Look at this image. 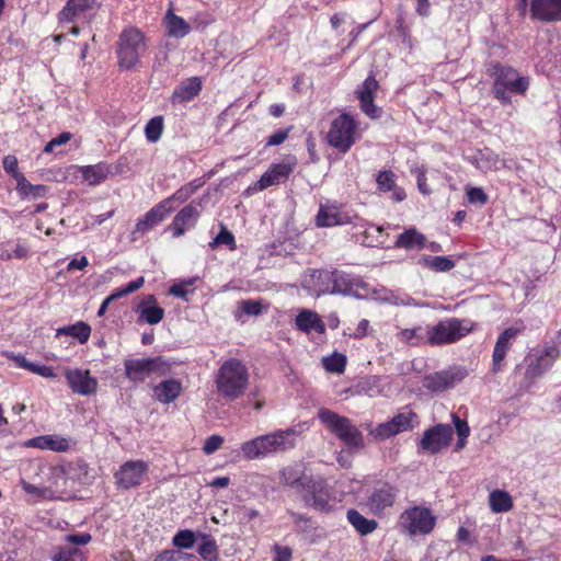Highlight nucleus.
Masks as SVG:
<instances>
[{"label": "nucleus", "mask_w": 561, "mask_h": 561, "mask_svg": "<svg viewBox=\"0 0 561 561\" xmlns=\"http://www.w3.org/2000/svg\"><path fill=\"white\" fill-rule=\"evenodd\" d=\"M215 382L219 396L225 400L234 401L240 398L248 388V368L241 360L230 358L218 369Z\"/></svg>", "instance_id": "1"}, {"label": "nucleus", "mask_w": 561, "mask_h": 561, "mask_svg": "<svg viewBox=\"0 0 561 561\" xmlns=\"http://www.w3.org/2000/svg\"><path fill=\"white\" fill-rule=\"evenodd\" d=\"M490 75L494 77L493 96L502 105L511 104V94L523 95L529 88V78L520 76L516 69L510 66L496 62L492 65Z\"/></svg>", "instance_id": "2"}, {"label": "nucleus", "mask_w": 561, "mask_h": 561, "mask_svg": "<svg viewBox=\"0 0 561 561\" xmlns=\"http://www.w3.org/2000/svg\"><path fill=\"white\" fill-rule=\"evenodd\" d=\"M318 419L348 448L360 449L364 447V437L362 432L348 417L322 408L318 412Z\"/></svg>", "instance_id": "3"}, {"label": "nucleus", "mask_w": 561, "mask_h": 561, "mask_svg": "<svg viewBox=\"0 0 561 561\" xmlns=\"http://www.w3.org/2000/svg\"><path fill=\"white\" fill-rule=\"evenodd\" d=\"M147 50L145 35L136 27H128L122 32L118 41V65L128 70L137 65L140 56Z\"/></svg>", "instance_id": "4"}, {"label": "nucleus", "mask_w": 561, "mask_h": 561, "mask_svg": "<svg viewBox=\"0 0 561 561\" xmlns=\"http://www.w3.org/2000/svg\"><path fill=\"white\" fill-rule=\"evenodd\" d=\"M436 517L423 506H413L403 511L398 520V529L410 537L428 535L435 527Z\"/></svg>", "instance_id": "5"}, {"label": "nucleus", "mask_w": 561, "mask_h": 561, "mask_svg": "<svg viewBox=\"0 0 561 561\" xmlns=\"http://www.w3.org/2000/svg\"><path fill=\"white\" fill-rule=\"evenodd\" d=\"M473 328L472 321L468 319L449 318L439 321L435 327L428 329L430 345H444L459 341Z\"/></svg>", "instance_id": "6"}, {"label": "nucleus", "mask_w": 561, "mask_h": 561, "mask_svg": "<svg viewBox=\"0 0 561 561\" xmlns=\"http://www.w3.org/2000/svg\"><path fill=\"white\" fill-rule=\"evenodd\" d=\"M298 493L306 506L320 512H329L331 493L327 480L321 476L310 474Z\"/></svg>", "instance_id": "7"}, {"label": "nucleus", "mask_w": 561, "mask_h": 561, "mask_svg": "<svg viewBox=\"0 0 561 561\" xmlns=\"http://www.w3.org/2000/svg\"><path fill=\"white\" fill-rule=\"evenodd\" d=\"M357 123L347 113L335 117L330 126L327 139L330 146L340 152H347L355 142Z\"/></svg>", "instance_id": "8"}, {"label": "nucleus", "mask_w": 561, "mask_h": 561, "mask_svg": "<svg viewBox=\"0 0 561 561\" xmlns=\"http://www.w3.org/2000/svg\"><path fill=\"white\" fill-rule=\"evenodd\" d=\"M467 376V370L462 367H450L445 370L426 375L423 379V386L433 392H443L455 387Z\"/></svg>", "instance_id": "9"}, {"label": "nucleus", "mask_w": 561, "mask_h": 561, "mask_svg": "<svg viewBox=\"0 0 561 561\" xmlns=\"http://www.w3.org/2000/svg\"><path fill=\"white\" fill-rule=\"evenodd\" d=\"M296 165L297 159L293 156L288 157L280 163L272 164L254 184L253 190L263 191L270 186L286 182L289 175L294 172Z\"/></svg>", "instance_id": "10"}, {"label": "nucleus", "mask_w": 561, "mask_h": 561, "mask_svg": "<svg viewBox=\"0 0 561 561\" xmlns=\"http://www.w3.org/2000/svg\"><path fill=\"white\" fill-rule=\"evenodd\" d=\"M451 438V426L448 424H437L424 432L419 443V448L434 455L447 447Z\"/></svg>", "instance_id": "11"}, {"label": "nucleus", "mask_w": 561, "mask_h": 561, "mask_svg": "<svg viewBox=\"0 0 561 561\" xmlns=\"http://www.w3.org/2000/svg\"><path fill=\"white\" fill-rule=\"evenodd\" d=\"M162 366L161 357L128 358L124 360L125 376L133 382L145 381Z\"/></svg>", "instance_id": "12"}, {"label": "nucleus", "mask_w": 561, "mask_h": 561, "mask_svg": "<svg viewBox=\"0 0 561 561\" xmlns=\"http://www.w3.org/2000/svg\"><path fill=\"white\" fill-rule=\"evenodd\" d=\"M298 434L299 432L296 428L290 427L261 435L266 457L295 448Z\"/></svg>", "instance_id": "13"}, {"label": "nucleus", "mask_w": 561, "mask_h": 561, "mask_svg": "<svg viewBox=\"0 0 561 561\" xmlns=\"http://www.w3.org/2000/svg\"><path fill=\"white\" fill-rule=\"evenodd\" d=\"M168 202H160L139 218L131 231V240L136 241L141 236L161 224L171 213L167 208Z\"/></svg>", "instance_id": "14"}, {"label": "nucleus", "mask_w": 561, "mask_h": 561, "mask_svg": "<svg viewBox=\"0 0 561 561\" xmlns=\"http://www.w3.org/2000/svg\"><path fill=\"white\" fill-rule=\"evenodd\" d=\"M398 490L389 483L376 485L368 496L366 505L375 515H381L385 510L391 507L397 499Z\"/></svg>", "instance_id": "15"}, {"label": "nucleus", "mask_w": 561, "mask_h": 561, "mask_svg": "<svg viewBox=\"0 0 561 561\" xmlns=\"http://www.w3.org/2000/svg\"><path fill=\"white\" fill-rule=\"evenodd\" d=\"M525 330V327L520 324L512 325L505 329L499 336L495 342V346L493 350L492 360H493V371L497 373L502 368V362L506 357V353L512 347L514 341L517 339L519 334H522Z\"/></svg>", "instance_id": "16"}, {"label": "nucleus", "mask_w": 561, "mask_h": 561, "mask_svg": "<svg viewBox=\"0 0 561 561\" xmlns=\"http://www.w3.org/2000/svg\"><path fill=\"white\" fill-rule=\"evenodd\" d=\"M147 470V463L141 460L127 461L115 473L116 483L124 490L135 488L141 483Z\"/></svg>", "instance_id": "17"}, {"label": "nucleus", "mask_w": 561, "mask_h": 561, "mask_svg": "<svg viewBox=\"0 0 561 561\" xmlns=\"http://www.w3.org/2000/svg\"><path fill=\"white\" fill-rule=\"evenodd\" d=\"M525 363L526 369L517 388V393L520 396L527 392L536 381L550 369L549 363H546L542 358L535 357L534 355H528L525 358Z\"/></svg>", "instance_id": "18"}, {"label": "nucleus", "mask_w": 561, "mask_h": 561, "mask_svg": "<svg viewBox=\"0 0 561 561\" xmlns=\"http://www.w3.org/2000/svg\"><path fill=\"white\" fill-rule=\"evenodd\" d=\"M70 389L81 396H90L96 392L98 380L87 369H67L65 373Z\"/></svg>", "instance_id": "19"}, {"label": "nucleus", "mask_w": 561, "mask_h": 561, "mask_svg": "<svg viewBox=\"0 0 561 561\" xmlns=\"http://www.w3.org/2000/svg\"><path fill=\"white\" fill-rule=\"evenodd\" d=\"M327 280H331V287H320L319 294L353 295L356 290V280L347 273L334 270L324 274Z\"/></svg>", "instance_id": "20"}, {"label": "nucleus", "mask_w": 561, "mask_h": 561, "mask_svg": "<svg viewBox=\"0 0 561 561\" xmlns=\"http://www.w3.org/2000/svg\"><path fill=\"white\" fill-rule=\"evenodd\" d=\"M201 211L194 203L184 206L173 218L172 222L168 226V230L172 231L173 237L179 238L183 236L186 229L193 228Z\"/></svg>", "instance_id": "21"}, {"label": "nucleus", "mask_w": 561, "mask_h": 561, "mask_svg": "<svg viewBox=\"0 0 561 561\" xmlns=\"http://www.w3.org/2000/svg\"><path fill=\"white\" fill-rule=\"evenodd\" d=\"M378 81L374 75L368 76L357 90L362 111L370 118L379 117V108L374 104L375 92L378 89Z\"/></svg>", "instance_id": "22"}, {"label": "nucleus", "mask_w": 561, "mask_h": 561, "mask_svg": "<svg viewBox=\"0 0 561 561\" xmlns=\"http://www.w3.org/2000/svg\"><path fill=\"white\" fill-rule=\"evenodd\" d=\"M352 222V216L336 205L321 204L316 216V225L320 228L344 226Z\"/></svg>", "instance_id": "23"}, {"label": "nucleus", "mask_w": 561, "mask_h": 561, "mask_svg": "<svg viewBox=\"0 0 561 561\" xmlns=\"http://www.w3.org/2000/svg\"><path fill=\"white\" fill-rule=\"evenodd\" d=\"M530 14L541 22L561 21V0H531Z\"/></svg>", "instance_id": "24"}, {"label": "nucleus", "mask_w": 561, "mask_h": 561, "mask_svg": "<svg viewBox=\"0 0 561 561\" xmlns=\"http://www.w3.org/2000/svg\"><path fill=\"white\" fill-rule=\"evenodd\" d=\"M152 391L158 402L169 404L174 402L181 396L183 386L181 380L169 378L153 386Z\"/></svg>", "instance_id": "25"}, {"label": "nucleus", "mask_w": 561, "mask_h": 561, "mask_svg": "<svg viewBox=\"0 0 561 561\" xmlns=\"http://www.w3.org/2000/svg\"><path fill=\"white\" fill-rule=\"evenodd\" d=\"M203 82L199 77H191L182 81L174 90L171 96L173 104H182L192 101L199 94Z\"/></svg>", "instance_id": "26"}, {"label": "nucleus", "mask_w": 561, "mask_h": 561, "mask_svg": "<svg viewBox=\"0 0 561 561\" xmlns=\"http://www.w3.org/2000/svg\"><path fill=\"white\" fill-rule=\"evenodd\" d=\"M136 312L139 313V319L149 323L157 324L164 317V309L157 305L154 295H147L138 304Z\"/></svg>", "instance_id": "27"}, {"label": "nucleus", "mask_w": 561, "mask_h": 561, "mask_svg": "<svg viewBox=\"0 0 561 561\" xmlns=\"http://www.w3.org/2000/svg\"><path fill=\"white\" fill-rule=\"evenodd\" d=\"M310 474L307 473L302 463H294L279 471L280 483L299 491Z\"/></svg>", "instance_id": "28"}, {"label": "nucleus", "mask_w": 561, "mask_h": 561, "mask_svg": "<svg viewBox=\"0 0 561 561\" xmlns=\"http://www.w3.org/2000/svg\"><path fill=\"white\" fill-rule=\"evenodd\" d=\"M296 327L298 330L305 333L312 331L323 334L325 332V324L317 312L304 309L296 317Z\"/></svg>", "instance_id": "29"}, {"label": "nucleus", "mask_w": 561, "mask_h": 561, "mask_svg": "<svg viewBox=\"0 0 561 561\" xmlns=\"http://www.w3.org/2000/svg\"><path fill=\"white\" fill-rule=\"evenodd\" d=\"M28 447L53 450L57 453L67 451L69 449V440L58 435H44L30 439L26 444Z\"/></svg>", "instance_id": "30"}, {"label": "nucleus", "mask_w": 561, "mask_h": 561, "mask_svg": "<svg viewBox=\"0 0 561 561\" xmlns=\"http://www.w3.org/2000/svg\"><path fill=\"white\" fill-rule=\"evenodd\" d=\"M426 244V238L423 233L415 228H410L397 237L394 242L396 248L405 250H421Z\"/></svg>", "instance_id": "31"}, {"label": "nucleus", "mask_w": 561, "mask_h": 561, "mask_svg": "<svg viewBox=\"0 0 561 561\" xmlns=\"http://www.w3.org/2000/svg\"><path fill=\"white\" fill-rule=\"evenodd\" d=\"M80 172L89 185H98L107 178L111 167L106 162H100L93 165L81 167Z\"/></svg>", "instance_id": "32"}, {"label": "nucleus", "mask_w": 561, "mask_h": 561, "mask_svg": "<svg viewBox=\"0 0 561 561\" xmlns=\"http://www.w3.org/2000/svg\"><path fill=\"white\" fill-rule=\"evenodd\" d=\"M347 520L362 536L369 535L377 529L378 523L375 519H368L358 511L352 508L347 511Z\"/></svg>", "instance_id": "33"}, {"label": "nucleus", "mask_w": 561, "mask_h": 561, "mask_svg": "<svg viewBox=\"0 0 561 561\" xmlns=\"http://www.w3.org/2000/svg\"><path fill=\"white\" fill-rule=\"evenodd\" d=\"M94 0H68L59 13L61 22H72L79 14L92 8Z\"/></svg>", "instance_id": "34"}, {"label": "nucleus", "mask_w": 561, "mask_h": 561, "mask_svg": "<svg viewBox=\"0 0 561 561\" xmlns=\"http://www.w3.org/2000/svg\"><path fill=\"white\" fill-rule=\"evenodd\" d=\"M165 26L170 36L181 38L186 36L190 31V24L181 16L169 10L165 15Z\"/></svg>", "instance_id": "35"}, {"label": "nucleus", "mask_w": 561, "mask_h": 561, "mask_svg": "<svg viewBox=\"0 0 561 561\" xmlns=\"http://www.w3.org/2000/svg\"><path fill=\"white\" fill-rule=\"evenodd\" d=\"M16 191L22 198L37 199L46 196L48 187L43 184L34 185L25 176H20Z\"/></svg>", "instance_id": "36"}, {"label": "nucleus", "mask_w": 561, "mask_h": 561, "mask_svg": "<svg viewBox=\"0 0 561 561\" xmlns=\"http://www.w3.org/2000/svg\"><path fill=\"white\" fill-rule=\"evenodd\" d=\"M490 508L493 513H505L513 508V500L508 492L494 490L489 496Z\"/></svg>", "instance_id": "37"}, {"label": "nucleus", "mask_w": 561, "mask_h": 561, "mask_svg": "<svg viewBox=\"0 0 561 561\" xmlns=\"http://www.w3.org/2000/svg\"><path fill=\"white\" fill-rule=\"evenodd\" d=\"M430 327H416L413 329H403L399 332V339L411 345L428 344Z\"/></svg>", "instance_id": "38"}, {"label": "nucleus", "mask_w": 561, "mask_h": 561, "mask_svg": "<svg viewBox=\"0 0 561 561\" xmlns=\"http://www.w3.org/2000/svg\"><path fill=\"white\" fill-rule=\"evenodd\" d=\"M91 334V327L83 322L79 321L75 324L67 325L57 330V336L59 335H68L77 339L81 344L88 342Z\"/></svg>", "instance_id": "39"}, {"label": "nucleus", "mask_w": 561, "mask_h": 561, "mask_svg": "<svg viewBox=\"0 0 561 561\" xmlns=\"http://www.w3.org/2000/svg\"><path fill=\"white\" fill-rule=\"evenodd\" d=\"M419 264L434 272H448L455 267V262L449 256L423 255Z\"/></svg>", "instance_id": "40"}, {"label": "nucleus", "mask_w": 561, "mask_h": 561, "mask_svg": "<svg viewBox=\"0 0 561 561\" xmlns=\"http://www.w3.org/2000/svg\"><path fill=\"white\" fill-rule=\"evenodd\" d=\"M264 446L261 439V436H257L253 439H250L248 442H244L241 445V453L243 457L248 460L259 459V458H265V451Z\"/></svg>", "instance_id": "41"}, {"label": "nucleus", "mask_w": 561, "mask_h": 561, "mask_svg": "<svg viewBox=\"0 0 561 561\" xmlns=\"http://www.w3.org/2000/svg\"><path fill=\"white\" fill-rule=\"evenodd\" d=\"M53 561H87V553L77 547H60L51 557Z\"/></svg>", "instance_id": "42"}, {"label": "nucleus", "mask_w": 561, "mask_h": 561, "mask_svg": "<svg viewBox=\"0 0 561 561\" xmlns=\"http://www.w3.org/2000/svg\"><path fill=\"white\" fill-rule=\"evenodd\" d=\"M385 229L380 226L369 225L363 232L362 243L367 247H378L383 243Z\"/></svg>", "instance_id": "43"}, {"label": "nucleus", "mask_w": 561, "mask_h": 561, "mask_svg": "<svg viewBox=\"0 0 561 561\" xmlns=\"http://www.w3.org/2000/svg\"><path fill=\"white\" fill-rule=\"evenodd\" d=\"M322 365L329 373L342 374L346 367V356L335 352L330 356L323 357Z\"/></svg>", "instance_id": "44"}, {"label": "nucleus", "mask_w": 561, "mask_h": 561, "mask_svg": "<svg viewBox=\"0 0 561 561\" xmlns=\"http://www.w3.org/2000/svg\"><path fill=\"white\" fill-rule=\"evenodd\" d=\"M417 420L416 413L413 411H405L396 414L390 421L391 425L398 431V433L405 432L412 430L414 427L413 421Z\"/></svg>", "instance_id": "45"}, {"label": "nucleus", "mask_w": 561, "mask_h": 561, "mask_svg": "<svg viewBox=\"0 0 561 561\" xmlns=\"http://www.w3.org/2000/svg\"><path fill=\"white\" fill-rule=\"evenodd\" d=\"M163 117L154 116L146 124L145 136L149 142H157L163 133Z\"/></svg>", "instance_id": "46"}, {"label": "nucleus", "mask_w": 561, "mask_h": 561, "mask_svg": "<svg viewBox=\"0 0 561 561\" xmlns=\"http://www.w3.org/2000/svg\"><path fill=\"white\" fill-rule=\"evenodd\" d=\"M560 344L557 343L554 339H552L551 343H546L540 352V354L534 355L535 357H540L543 362L550 364V368L552 367L556 359L561 356Z\"/></svg>", "instance_id": "47"}, {"label": "nucleus", "mask_w": 561, "mask_h": 561, "mask_svg": "<svg viewBox=\"0 0 561 561\" xmlns=\"http://www.w3.org/2000/svg\"><path fill=\"white\" fill-rule=\"evenodd\" d=\"M391 424L392 422L390 420L385 423H380L376 427L369 430V435L377 440H385L399 434Z\"/></svg>", "instance_id": "48"}, {"label": "nucleus", "mask_w": 561, "mask_h": 561, "mask_svg": "<svg viewBox=\"0 0 561 561\" xmlns=\"http://www.w3.org/2000/svg\"><path fill=\"white\" fill-rule=\"evenodd\" d=\"M192 196V188L182 186L173 195L164 198L162 202H168L167 208H170V213L175 209L174 203L182 204Z\"/></svg>", "instance_id": "49"}, {"label": "nucleus", "mask_w": 561, "mask_h": 561, "mask_svg": "<svg viewBox=\"0 0 561 561\" xmlns=\"http://www.w3.org/2000/svg\"><path fill=\"white\" fill-rule=\"evenodd\" d=\"M225 244L228 245L231 250L236 249L234 237L231 231L227 229V227L221 226L219 233L216 238L209 243L210 248H216L217 245Z\"/></svg>", "instance_id": "50"}, {"label": "nucleus", "mask_w": 561, "mask_h": 561, "mask_svg": "<svg viewBox=\"0 0 561 561\" xmlns=\"http://www.w3.org/2000/svg\"><path fill=\"white\" fill-rule=\"evenodd\" d=\"M217 549L218 547L214 539H206L202 545H199L197 551L206 561H216L218 558Z\"/></svg>", "instance_id": "51"}, {"label": "nucleus", "mask_w": 561, "mask_h": 561, "mask_svg": "<svg viewBox=\"0 0 561 561\" xmlns=\"http://www.w3.org/2000/svg\"><path fill=\"white\" fill-rule=\"evenodd\" d=\"M195 543V535L190 529L180 530L173 537V545L179 548L190 549Z\"/></svg>", "instance_id": "52"}, {"label": "nucleus", "mask_w": 561, "mask_h": 561, "mask_svg": "<svg viewBox=\"0 0 561 561\" xmlns=\"http://www.w3.org/2000/svg\"><path fill=\"white\" fill-rule=\"evenodd\" d=\"M376 182L380 191H391L394 186V174L391 171H379Z\"/></svg>", "instance_id": "53"}, {"label": "nucleus", "mask_w": 561, "mask_h": 561, "mask_svg": "<svg viewBox=\"0 0 561 561\" xmlns=\"http://www.w3.org/2000/svg\"><path fill=\"white\" fill-rule=\"evenodd\" d=\"M3 169L4 171L10 174L12 178L16 180V183H19L20 176H24L21 172H19V163L15 156L8 154L3 158Z\"/></svg>", "instance_id": "54"}, {"label": "nucleus", "mask_w": 561, "mask_h": 561, "mask_svg": "<svg viewBox=\"0 0 561 561\" xmlns=\"http://www.w3.org/2000/svg\"><path fill=\"white\" fill-rule=\"evenodd\" d=\"M468 202L483 206L488 203V195L481 187H471L467 191Z\"/></svg>", "instance_id": "55"}, {"label": "nucleus", "mask_w": 561, "mask_h": 561, "mask_svg": "<svg viewBox=\"0 0 561 561\" xmlns=\"http://www.w3.org/2000/svg\"><path fill=\"white\" fill-rule=\"evenodd\" d=\"M222 443L224 438L220 435H211L206 438L203 446V451L206 455H211L221 447Z\"/></svg>", "instance_id": "56"}, {"label": "nucleus", "mask_w": 561, "mask_h": 561, "mask_svg": "<svg viewBox=\"0 0 561 561\" xmlns=\"http://www.w3.org/2000/svg\"><path fill=\"white\" fill-rule=\"evenodd\" d=\"M241 310L248 316H259L262 313V304L256 300H242Z\"/></svg>", "instance_id": "57"}, {"label": "nucleus", "mask_w": 561, "mask_h": 561, "mask_svg": "<svg viewBox=\"0 0 561 561\" xmlns=\"http://www.w3.org/2000/svg\"><path fill=\"white\" fill-rule=\"evenodd\" d=\"M145 283V278L142 276L129 282L125 287L118 288L115 291L119 297L127 296L129 294H133L137 291L139 288L142 287Z\"/></svg>", "instance_id": "58"}, {"label": "nucleus", "mask_w": 561, "mask_h": 561, "mask_svg": "<svg viewBox=\"0 0 561 561\" xmlns=\"http://www.w3.org/2000/svg\"><path fill=\"white\" fill-rule=\"evenodd\" d=\"M188 554L181 551L167 550L160 553L154 561H186Z\"/></svg>", "instance_id": "59"}, {"label": "nucleus", "mask_w": 561, "mask_h": 561, "mask_svg": "<svg viewBox=\"0 0 561 561\" xmlns=\"http://www.w3.org/2000/svg\"><path fill=\"white\" fill-rule=\"evenodd\" d=\"M273 551L275 552L273 561H291L293 550L290 547L275 543L273 546Z\"/></svg>", "instance_id": "60"}, {"label": "nucleus", "mask_w": 561, "mask_h": 561, "mask_svg": "<svg viewBox=\"0 0 561 561\" xmlns=\"http://www.w3.org/2000/svg\"><path fill=\"white\" fill-rule=\"evenodd\" d=\"M65 540L70 545L84 546L92 540V536L89 533L69 534Z\"/></svg>", "instance_id": "61"}, {"label": "nucleus", "mask_w": 561, "mask_h": 561, "mask_svg": "<svg viewBox=\"0 0 561 561\" xmlns=\"http://www.w3.org/2000/svg\"><path fill=\"white\" fill-rule=\"evenodd\" d=\"M414 173L416 175V182H417V187H419L420 192L424 195H430L431 190L426 182L425 170L423 168H416L414 170Z\"/></svg>", "instance_id": "62"}, {"label": "nucleus", "mask_w": 561, "mask_h": 561, "mask_svg": "<svg viewBox=\"0 0 561 561\" xmlns=\"http://www.w3.org/2000/svg\"><path fill=\"white\" fill-rule=\"evenodd\" d=\"M453 422L455 424V428L458 436L468 437L470 434V428L467 421L461 420L458 415L453 414Z\"/></svg>", "instance_id": "63"}, {"label": "nucleus", "mask_w": 561, "mask_h": 561, "mask_svg": "<svg viewBox=\"0 0 561 561\" xmlns=\"http://www.w3.org/2000/svg\"><path fill=\"white\" fill-rule=\"evenodd\" d=\"M288 137V129H278L271 135L266 141V146H278Z\"/></svg>", "instance_id": "64"}]
</instances>
